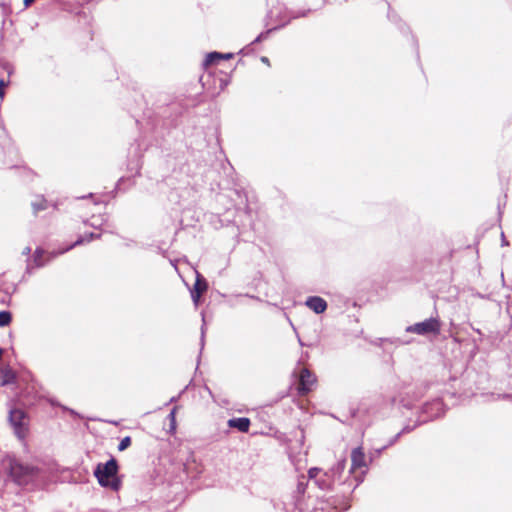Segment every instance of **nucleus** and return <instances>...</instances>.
<instances>
[{
    "instance_id": "obj_6",
    "label": "nucleus",
    "mask_w": 512,
    "mask_h": 512,
    "mask_svg": "<svg viewBox=\"0 0 512 512\" xmlns=\"http://www.w3.org/2000/svg\"><path fill=\"white\" fill-rule=\"evenodd\" d=\"M316 376L307 368H302L299 374L298 393L299 395L308 394L316 384Z\"/></svg>"
},
{
    "instance_id": "obj_4",
    "label": "nucleus",
    "mask_w": 512,
    "mask_h": 512,
    "mask_svg": "<svg viewBox=\"0 0 512 512\" xmlns=\"http://www.w3.org/2000/svg\"><path fill=\"white\" fill-rule=\"evenodd\" d=\"M309 12H310V10H304V11H298V12H296V11H286L285 16L283 18H281L279 24H277L274 27L266 30L265 32L260 33L256 37V39L253 41V43H258V42L266 39L272 31H275V30H278V29L284 27L285 25L290 23V21L292 19H296V18H299V17L307 16Z\"/></svg>"
},
{
    "instance_id": "obj_1",
    "label": "nucleus",
    "mask_w": 512,
    "mask_h": 512,
    "mask_svg": "<svg viewBox=\"0 0 512 512\" xmlns=\"http://www.w3.org/2000/svg\"><path fill=\"white\" fill-rule=\"evenodd\" d=\"M117 473L118 463L113 457L104 464L99 463L94 470V475L98 483L102 487L110 488L115 492L121 488V480L117 476Z\"/></svg>"
},
{
    "instance_id": "obj_16",
    "label": "nucleus",
    "mask_w": 512,
    "mask_h": 512,
    "mask_svg": "<svg viewBox=\"0 0 512 512\" xmlns=\"http://www.w3.org/2000/svg\"><path fill=\"white\" fill-rule=\"evenodd\" d=\"M208 288L207 281L198 276L194 284L193 292H196V296H201Z\"/></svg>"
},
{
    "instance_id": "obj_19",
    "label": "nucleus",
    "mask_w": 512,
    "mask_h": 512,
    "mask_svg": "<svg viewBox=\"0 0 512 512\" xmlns=\"http://www.w3.org/2000/svg\"><path fill=\"white\" fill-rule=\"evenodd\" d=\"M15 380H16V375L11 369L8 368L3 372L2 385H8V384L14 383Z\"/></svg>"
},
{
    "instance_id": "obj_14",
    "label": "nucleus",
    "mask_w": 512,
    "mask_h": 512,
    "mask_svg": "<svg viewBox=\"0 0 512 512\" xmlns=\"http://www.w3.org/2000/svg\"><path fill=\"white\" fill-rule=\"evenodd\" d=\"M233 57V54L232 53H220V52H211L209 53L205 60H204V65L205 66H208V65H212L214 63H216L218 60L220 59H231Z\"/></svg>"
},
{
    "instance_id": "obj_29",
    "label": "nucleus",
    "mask_w": 512,
    "mask_h": 512,
    "mask_svg": "<svg viewBox=\"0 0 512 512\" xmlns=\"http://www.w3.org/2000/svg\"><path fill=\"white\" fill-rule=\"evenodd\" d=\"M191 297L193 302L197 305L201 296H196V292L191 291Z\"/></svg>"
},
{
    "instance_id": "obj_8",
    "label": "nucleus",
    "mask_w": 512,
    "mask_h": 512,
    "mask_svg": "<svg viewBox=\"0 0 512 512\" xmlns=\"http://www.w3.org/2000/svg\"><path fill=\"white\" fill-rule=\"evenodd\" d=\"M25 413L21 409H12L9 412V421L11 425L14 427L16 434L18 437H23L24 435V423Z\"/></svg>"
},
{
    "instance_id": "obj_36",
    "label": "nucleus",
    "mask_w": 512,
    "mask_h": 512,
    "mask_svg": "<svg viewBox=\"0 0 512 512\" xmlns=\"http://www.w3.org/2000/svg\"><path fill=\"white\" fill-rule=\"evenodd\" d=\"M175 400H176V398H175V397H172V398H171V400H170V402H174Z\"/></svg>"
},
{
    "instance_id": "obj_20",
    "label": "nucleus",
    "mask_w": 512,
    "mask_h": 512,
    "mask_svg": "<svg viewBox=\"0 0 512 512\" xmlns=\"http://www.w3.org/2000/svg\"><path fill=\"white\" fill-rule=\"evenodd\" d=\"M12 321V315L9 311L0 312V327L8 326Z\"/></svg>"
},
{
    "instance_id": "obj_18",
    "label": "nucleus",
    "mask_w": 512,
    "mask_h": 512,
    "mask_svg": "<svg viewBox=\"0 0 512 512\" xmlns=\"http://www.w3.org/2000/svg\"><path fill=\"white\" fill-rule=\"evenodd\" d=\"M32 208L34 214H37L38 212L47 209V201L44 198L40 197L36 199L34 202H32Z\"/></svg>"
},
{
    "instance_id": "obj_24",
    "label": "nucleus",
    "mask_w": 512,
    "mask_h": 512,
    "mask_svg": "<svg viewBox=\"0 0 512 512\" xmlns=\"http://www.w3.org/2000/svg\"><path fill=\"white\" fill-rule=\"evenodd\" d=\"M406 431H409V429H408V428H404L401 432H399L398 434H396V435H395V436H394V437L389 441L388 446L393 445V444H394V443L399 439V437H400L401 433L406 432ZM386 447H387V445H386L384 448H386Z\"/></svg>"
},
{
    "instance_id": "obj_2",
    "label": "nucleus",
    "mask_w": 512,
    "mask_h": 512,
    "mask_svg": "<svg viewBox=\"0 0 512 512\" xmlns=\"http://www.w3.org/2000/svg\"><path fill=\"white\" fill-rule=\"evenodd\" d=\"M3 465L11 479L18 485H27L37 473L34 466L25 465L13 457H7Z\"/></svg>"
},
{
    "instance_id": "obj_5",
    "label": "nucleus",
    "mask_w": 512,
    "mask_h": 512,
    "mask_svg": "<svg viewBox=\"0 0 512 512\" xmlns=\"http://www.w3.org/2000/svg\"><path fill=\"white\" fill-rule=\"evenodd\" d=\"M308 476L309 479L313 480L315 485L321 490L331 489L332 484L335 481L328 471L322 472L321 469L317 467L310 468Z\"/></svg>"
},
{
    "instance_id": "obj_25",
    "label": "nucleus",
    "mask_w": 512,
    "mask_h": 512,
    "mask_svg": "<svg viewBox=\"0 0 512 512\" xmlns=\"http://www.w3.org/2000/svg\"><path fill=\"white\" fill-rule=\"evenodd\" d=\"M203 324L201 326V345H204V337H205V316L202 314Z\"/></svg>"
},
{
    "instance_id": "obj_30",
    "label": "nucleus",
    "mask_w": 512,
    "mask_h": 512,
    "mask_svg": "<svg viewBox=\"0 0 512 512\" xmlns=\"http://www.w3.org/2000/svg\"><path fill=\"white\" fill-rule=\"evenodd\" d=\"M498 398H502V399H512V395H510V394L498 395Z\"/></svg>"
},
{
    "instance_id": "obj_3",
    "label": "nucleus",
    "mask_w": 512,
    "mask_h": 512,
    "mask_svg": "<svg viewBox=\"0 0 512 512\" xmlns=\"http://www.w3.org/2000/svg\"><path fill=\"white\" fill-rule=\"evenodd\" d=\"M405 331L423 336L428 334L438 335L441 331V323L438 318L431 317L422 322L407 326Z\"/></svg>"
},
{
    "instance_id": "obj_33",
    "label": "nucleus",
    "mask_w": 512,
    "mask_h": 512,
    "mask_svg": "<svg viewBox=\"0 0 512 512\" xmlns=\"http://www.w3.org/2000/svg\"><path fill=\"white\" fill-rule=\"evenodd\" d=\"M35 0H24L25 6H29L31 3H33Z\"/></svg>"
},
{
    "instance_id": "obj_9",
    "label": "nucleus",
    "mask_w": 512,
    "mask_h": 512,
    "mask_svg": "<svg viewBox=\"0 0 512 512\" xmlns=\"http://www.w3.org/2000/svg\"><path fill=\"white\" fill-rule=\"evenodd\" d=\"M366 467L365 454L361 447L354 448L351 452V468L349 473L352 474L356 469Z\"/></svg>"
},
{
    "instance_id": "obj_22",
    "label": "nucleus",
    "mask_w": 512,
    "mask_h": 512,
    "mask_svg": "<svg viewBox=\"0 0 512 512\" xmlns=\"http://www.w3.org/2000/svg\"><path fill=\"white\" fill-rule=\"evenodd\" d=\"M176 409H177V408H176V407H174V408L172 409V411H171V412L169 413V415H168V418H169L170 423H171V429H172V430H175V428H176V419H175Z\"/></svg>"
},
{
    "instance_id": "obj_17",
    "label": "nucleus",
    "mask_w": 512,
    "mask_h": 512,
    "mask_svg": "<svg viewBox=\"0 0 512 512\" xmlns=\"http://www.w3.org/2000/svg\"><path fill=\"white\" fill-rule=\"evenodd\" d=\"M309 480H310L309 477L306 478L304 475H301L298 478V483H297V488H296V494H297L296 498L297 499H298V497L303 496L305 494Z\"/></svg>"
},
{
    "instance_id": "obj_27",
    "label": "nucleus",
    "mask_w": 512,
    "mask_h": 512,
    "mask_svg": "<svg viewBox=\"0 0 512 512\" xmlns=\"http://www.w3.org/2000/svg\"><path fill=\"white\" fill-rule=\"evenodd\" d=\"M7 85V83L4 81V79H0V97L2 98L4 96V90L3 88Z\"/></svg>"
},
{
    "instance_id": "obj_32",
    "label": "nucleus",
    "mask_w": 512,
    "mask_h": 512,
    "mask_svg": "<svg viewBox=\"0 0 512 512\" xmlns=\"http://www.w3.org/2000/svg\"><path fill=\"white\" fill-rule=\"evenodd\" d=\"M501 237H502V245H508V242L506 241L504 233L501 234Z\"/></svg>"
},
{
    "instance_id": "obj_21",
    "label": "nucleus",
    "mask_w": 512,
    "mask_h": 512,
    "mask_svg": "<svg viewBox=\"0 0 512 512\" xmlns=\"http://www.w3.org/2000/svg\"><path fill=\"white\" fill-rule=\"evenodd\" d=\"M131 445V438L129 436H126L124 437L119 445H118V450L119 451H124L125 449H127L129 446Z\"/></svg>"
},
{
    "instance_id": "obj_12",
    "label": "nucleus",
    "mask_w": 512,
    "mask_h": 512,
    "mask_svg": "<svg viewBox=\"0 0 512 512\" xmlns=\"http://www.w3.org/2000/svg\"><path fill=\"white\" fill-rule=\"evenodd\" d=\"M98 238H100V234H96L93 232L85 234L84 236H79L78 239L74 243H72L71 245L67 246L64 249L59 250V252L57 254H63L76 246L91 242L92 240L98 239Z\"/></svg>"
},
{
    "instance_id": "obj_28",
    "label": "nucleus",
    "mask_w": 512,
    "mask_h": 512,
    "mask_svg": "<svg viewBox=\"0 0 512 512\" xmlns=\"http://www.w3.org/2000/svg\"><path fill=\"white\" fill-rule=\"evenodd\" d=\"M61 407H62L63 410L68 411L72 416L79 417V414L75 410L69 409V408H67L65 406H61Z\"/></svg>"
},
{
    "instance_id": "obj_13",
    "label": "nucleus",
    "mask_w": 512,
    "mask_h": 512,
    "mask_svg": "<svg viewBox=\"0 0 512 512\" xmlns=\"http://www.w3.org/2000/svg\"><path fill=\"white\" fill-rule=\"evenodd\" d=\"M58 252L59 251L50 253L48 260L44 261L43 260L44 251L40 248H37L35 250L34 256H33V262H34L35 267H37V268L43 267L48 261L57 257L59 255V254H57Z\"/></svg>"
},
{
    "instance_id": "obj_23",
    "label": "nucleus",
    "mask_w": 512,
    "mask_h": 512,
    "mask_svg": "<svg viewBox=\"0 0 512 512\" xmlns=\"http://www.w3.org/2000/svg\"><path fill=\"white\" fill-rule=\"evenodd\" d=\"M103 224V219L101 218H92V221L89 223V225L93 228H98Z\"/></svg>"
},
{
    "instance_id": "obj_10",
    "label": "nucleus",
    "mask_w": 512,
    "mask_h": 512,
    "mask_svg": "<svg viewBox=\"0 0 512 512\" xmlns=\"http://www.w3.org/2000/svg\"><path fill=\"white\" fill-rule=\"evenodd\" d=\"M305 305L316 314H321L327 309V302L319 296H310L306 299Z\"/></svg>"
},
{
    "instance_id": "obj_34",
    "label": "nucleus",
    "mask_w": 512,
    "mask_h": 512,
    "mask_svg": "<svg viewBox=\"0 0 512 512\" xmlns=\"http://www.w3.org/2000/svg\"><path fill=\"white\" fill-rule=\"evenodd\" d=\"M261 60H262V62H264V63H268V62H269V60H268V58H267V57H262V58H261Z\"/></svg>"
},
{
    "instance_id": "obj_26",
    "label": "nucleus",
    "mask_w": 512,
    "mask_h": 512,
    "mask_svg": "<svg viewBox=\"0 0 512 512\" xmlns=\"http://www.w3.org/2000/svg\"><path fill=\"white\" fill-rule=\"evenodd\" d=\"M364 473H365V472H364V471H362L360 475H356V476H354V478H355V480H356V484H355L354 488H355V487H357V486H358V485L363 481V475H364Z\"/></svg>"
},
{
    "instance_id": "obj_31",
    "label": "nucleus",
    "mask_w": 512,
    "mask_h": 512,
    "mask_svg": "<svg viewBox=\"0 0 512 512\" xmlns=\"http://www.w3.org/2000/svg\"><path fill=\"white\" fill-rule=\"evenodd\" d=\"M30 252H31V248H30V247H26V248H24V250H23V254H24V255H29V254H30Z\"/></svg>"
},
{
    "instance_id": "obj_11",
    "label": "nucleus",
    "mask_w": 512,
    "mask_h": 512,
    "mask_svg": "<svg viewBox=\"0 0 512 512\" xmlns=\"http://www.w3.org/2000/svg\"><path fill=\"white\" fill-rule=\"evenodd\" d=\"M230 428H235L240 432L246 433L249 431L250 419L247 417L231 418L227 422Z\"/></svg>"
},
{
    "instance_id": "obj_7",
    "label": "nucleus",
    "mask_w": 512,
    "mask_h": 512,
    "mask_svg": "<svg viewBox=\"0 0 512 512\" xmlns=\"http://www.w3.org/2000/svg\"><path fill=\"white\" fill-rule=\"evenodd\" d=\"M422 413L426 415L422 422L438 418L444 414V404L440 399H435L423 406Z\"/></svg>"
},
{
    "instance_id": "obj_15",
    "label": "nucleus",
    "mask_w": 512,
    "mask_h": 512,
    "mask_svg": "<svg viewBox=\"0 0 512 512\" xmlns=\"http://www.w3.org/2000/svg\"><path fill=\"white\" fill-rule=\"evenodd\" d=\"M346 466V460L343 459L341 461H338V463L333 466L328 472L330 473L331 477H333L334 480L340 479L342 473L345 470Z\"/></svg>"
},
{
    "instance_id": "obj_35",
    "label": "nucleus",
    "mask_w": 512,
    "mask_h": 512,
    "mask_svg": "<svg viewBox=\"0 0 512 512\" xmlns=\"http://www.w3.org/2000/svg\"><path fill=\"white\" fill-rule=\"evenodd\" d=\"M349 507H350V505H346V506L344 507V510H348V509H349Z\"/></svg>"
}]
</instances>
